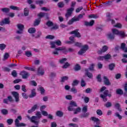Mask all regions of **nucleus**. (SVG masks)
Here are the masks:
<instances>
[{
    "instance_id": "nucleus-1",
    "label": "nucleus",
    "mask_w": 127,
    "mask_h": 127,
    "mask_svg": "<svg viewBox=\"0 0 127 127\" xmlns=\"http://www.w3.org/2000/svg\"><path fill=\"white\" fill-rule=\"evenodd\" d=\"M26 117L31 123L35 125V126H38L39 123H40V119L42 118V115L40 112L38 111L36 113V116H33L30 117L29 115H27Z\"/></svg>"
},
{
    "instance_id": "nucleus-2",
    "label": "nucleus",
    "mask_w": 127,
    "mask_h": 127,
    "mask_svg": "<svg viewBox=\"0 0 127 127\" xmlns=\"http://www.w3.org/2000/svg\"><path fill=\"white\" fill-rule=\"evenodd\" d=\"M107 89V87L105 86H103L100 90V92H103L104 94H100V97L101 98V99H103V101L104 102H107L108 101V98H107V97H109V98H111L112 97V92H110L109 93V90H106Z\"/></svg>"
},
{
    "instance_id": "nucleus-3",
    "label": "nucleus",
    "mask_w": 127,
    "mask_h": 127,
    "mask_svg": "<svg viewBox=\"0 0 127 127\" xmlns=\"http://www.w3.org/2000/svg\"><path fill=\"white\" fill-rule=\"evenodd\" d=\"M21 120H22V118L21 116H18L17 118L15 120L14 122L16 127H26V124L19 123V121H21Z\"/></svg>"
},
{
    "instance_id": "nucleus-4",
    "label": "nucleus",
    "mask_w": 127,
    "mask_h": 127,
    "mask_svg": "<svg viewBox=\"0 0 127 127\" xmlns=\"http://www.w3.org/2000/svg\"><path fill=\"white\" fill-rule=\"evenodd\" d=\"M16 26L19 30H17L16 33L17 34H22L24 30V25L22 24H18Z\"/></svg>"
},
{
    "instance_id": "nucleus-5",
    "label": "nucleus",
    "mask_w": 127,
    "mask_h": 127,
    "mask_svg": "<svg viewBox=\"0 0 127 127\" xmlns=\"http://www.w3.org/2000/svg\"><path fill=\"white\" fill-rule=\"evenodd\" d=\"M89 49V46L87 45H85L82 46V48L78 52V54L79 55H82L84 53H86V51Z\"/></svg>"
},
{
    "instance_id": "nucleus-6",
    "label": "nucleus",
    "mask_w": 127,
    "mask_h": 127,
    "mask_svg": "<svg viewBox=\"0 0 127 127\" xmlns=\"http://www.w3.org/2000/svg\"><path fill=\"white\" fill-rule=\"evenodd\" d=\"M91 120H92L93 122H94V123H96V125H95L94 127H102L99 126V125H101V121L99 119L96 117H93L91 118Z\"/></svg>"
},
{
    "instance_id": "nucleus-7",
    "label": "nucleus",
    "mask_w": 127,
    "mask_h": 127,
    "mask_svg": "<svg viewBox=\"0 0 127 127\" xmlns=\"http://www.w3.org/2000/svg\"><path fill=\"white\" fill-rule=\"evenodd\" d=\"M20 75L22 76L23 79H27V78L30 76V74L25 70L21 71L20 73Z\"/></svg>"
},
{
    "instance_id": "nucleus-8",
    "label": "nucleus",
    "mask_w": 127,
    "mask_h": 127,
    "mask_svg": "<svg viewBox=\"0 0 127 127\" xmlns=\"http://www.w3.org/2000/svg\"><path fill=\"white\" fill-rule=\"evenodd\" d=\"M11 94L13 97L15 98V102L18 103L19 102V94L16 91H13Z\"/></svg>"
},
{
    "instance_id": "nucleus-9",
    "label": "nucleus",
    "mask_w": 127,
    "mask_h": 127,
    "mask_svg": "<svg viewBox=\"0 0 127 127\" xmlns=\"http://www.w3.org/2000/svg\"><path fill=\"white\" fill-rule=\"evenodd\" d=\"M79 30L76 29L75 30L72 31L69 33V34H74L75 37H77L78 38H80L81 37V34L79 32H78Z\"/></svg>"
},
{
    "instance_id": "nucleus-10",
    "label": "nucleus",
    "mask_w": 127,
    "mask_h": 127,
    "mask_svg": "<svg viewBox=\"0 0 127 127\" xmlns=\"http://www.w3.org/2000/svg\"><path fill=\"white\" fill-rule=\"evenodd\" d=\"M10 23V21L9 20V18H5L1 22H0V25L2 26L4 24H9Z\"/></svg>"
},
{
    "instance_id": "nucleus-11",
    "label": "nucleus",
    "mask_w": 127,
    "mask_h": 127,
    "mask_svg": "<svg viewBox=\"0 0 127 127\" xmlns=\"http://www.w3.org/2000/svg\"><path fill=\"white\" fill-rule=\"evenodd\" d=\"M74 11V8L73 7H70L69 9L67 10V12L65 14V17L68 18L69 16H71V15L72 14V13Z\"/></svg>"
},
{
    "instance_id": "nucleus-12",
    "label": "nucleus",
    "mask_w": 127,
    "mask_h": 127,
    "mask_svg": "<svg viewBox=\"0 0 127 127\" xmlns=\"http://www.w3.org/2000/svg\"><path fill=\"white\" fill-rule=\"evenodd\" d=\"M109 48L107 46H104L101 50H98L97 52L98 54L101 55L104 52H106L108 51Z\"/></svg>"
},
{
    "instance_id": "nucleus-13",
    "label": "nucleus",
    "mask_w": 127,
    "mask_h": 127,
    "mask_svg": "<svg viewBox=\"0 0 127 127\" xmlns=\"http://www.w3.org/2000/svg\"><path fill=\"white\" fill-rule=\"evenodd\" d=\"M56 51H64V53H66L68 51L66 50V47H60L55 48Z\"/></svg>"
},
{
    "instance_id": "nucleus-14",
    "label": "nucleus",
    "mask_w": 127,
    "mask_h": 127,
    "mask_svg": "<svg viewBox=\"0 0 127 127\" xmlns=\"http://www.w3.org/2000/svg\"><path fill=\"white\" fill-rule=\"evenodd\" d=\"M44 69L42 68V67H39L38 69L37 75L39 76H43L44 75Z\"/></svg>"
},
{
    "instance_id": "nucleus-15",
    "label": "nucleus",
    "mask_w": 127,
    "mask_h": 127,
    "mask_svg": "<svg viewBox=\"0 0 127 127\" xmlns=\"http://www.w3.org/2000/svg\"><path fill=\"white\" fill-rule=\"evenodd\" d=\"M94 23H95V21L94 20H92L90 22H88L86 21H84L85 26H93Z\"/></svg>"
},
{
    "instance_id": "nucleus-16",
    "label": "nucleus",
    "mask_w": 127,
    "mask_h": 127,
    "mask_svg": "<svg viewBox=\"0 0 127 127\" xmlns=\"http://www.w3.org/2000/svg\"><path fill=\"white\" fill-rule=\"evenodd\" d=\"M103 79L104 83L105 85H106V86H111V82H110L109 78H108V77L106 76H103Z\"/></svg>"
},
{
    "instance_id": "nucleus-17",
    "label": "nucleus",
    "mask_w": 127,
    "mask_h": 127,
    "mask_svg": "<svg viewBox=\"0 0 127 127\" xmlns=\"http://www.w3.org/2000/svg\"><path fill=\"white\" fill-rule=\"evenodd\" d=\"M37 109H38L37 105L35 104L32 107L31 109L28 111V113L32 114V113H33V112H35V110H37Z\"/></svg>"
},
{
    "instance_id": "nucleus-18",
    "label": "nucleus",
    "mask_w": 127,
    "mask_h": 127,
    "mask_svg": "<svg viewBox=\"0 0 127 127\" xmlns=\"http://www.w3.org/2000/svg\"><path fill=\"white\" fill-rule=\"evenodd\" d=\"M85 71L86 76H87L90 79H92L93 78V74L89 72V70L87 68H85Z\"/></svg>"
},
{
    "instance_id": "nucleus-19",
    "label": "nucleus",
    "mask_w": 127,
    "mask_h": 127,
    "mask_svg": "<svg viewBox=\"0 0 127 127\" xmlns=\"http://www.w3.org/2000/svg\"><path fill=\"white\" fill-rule=\"evenodd\" d=\"M75 21H80L78 17H74L71 18V20L68 21V24H72L73 22H75Z\"/></svg>"
},
{
    "instance_id": "nucleus-20",
    "label": "nucleus",
    "mask_w": 127,
    "mask_h": 127,
    "mask_svg": "<svg viewBox=\"0 0 127 127\" xmlns=\"http://www.w3.org/2000/svg\"><path fill=\"white\" fill-rule=\"evenodd\" d=\"M107 38L109 40H114L115 39V35L113 33L107 34Z\"/></svg>"
},
{
    "instance_id": "nucleus-21",
    "label": "nucleus",
    "mask_w": 127,
    "mask_h": 127,
    "mask_svg": "<svg viewBox=\"0 0 127 127\" xmlns=\"http://www.w3.org/2000/svg\"><path fill=\"white\" fill-rule=\"evenodd\" d=\"M1 11L4 13H8V12L10 11V9H9V8L4 7L1 9Z\"/></svg>"
},
{
    "instance_id": "nucleus-22",
    "label": "nucleus",
    "mask_w": 127,
    "mask_h": 127,
    "mask_svg": "<svg viewBox=\"0 0 127 127\" xmlns=\"http://www.w3.org/2000/svg\"><path fill=\"white\" fill-rule=\"evenodd\" d=\"M38 16L39 17H40V18H41L42 17H44V16H48V13H43L41 12L38 14Z\"/></svg>"
},
{
    "instance_id": "nucleus-23",
    "label": "nucleus",
    "mask_w": 127,
    "mask_h": 127,
    "mask_svg": "<svg viewBox=\"0 0 127 127\" xmlns=\"http://www.w3.org/2000/svg\"><path fill=\"white\" fill-rule=\"evenodd\" d=\"M56 116H57V117H59L60 118H62V117H63L64 113H63V112L61 111H58L56 113Z\"/></svg>"
},
{
    "instance_id": "nucleus-24",
    "label": "nucleus",
    "mask_w": 127,
    "mask_h": 127,
    "mask_svg": "<svg viewBox=\"0 0 127 127\" xmlns=\"http://www.w3.org/2000/svg\"><path fill=\"white\" fill-rule=\"evenodd\" d=\"M41 21V19H36L33 24L34 26H37L39 24H40V22Z\"/></svg>"
},
{
    "instance_id": "nucleus-25",
    "label": "nucleus",
    "mask_w": 127,
    "mask_h": 127,
    "mask_svg": "<svg viewBox=\"0 0 127 127\" xmlns=\"http://www.w3.org/2000/svg\"><path fill=\"white\" fill-rule=\"evenodd\" d=\"M36 96V92H35V89H33L31 91V94L29 96V98H33V97H35Z\"/></svg>"
},
{
    "instance_id": "nucleus-26",
    "label": "nucleus",
    "mask_w": 127,
    "mask_h": 127,
    "mask_svg": "<svg viewBox=\"0 0 127 127\" xmlns=\"http://www.w3.org/2000/svg\"><path fill=\"white\" fill-rule=\"evenodd\" d=\"M28 32L30 34L35 33L36 29H35V28H30L28 30Z\"/></svg>"
},
{
    "instance_id": "nucleus-27",
    "label": "nucleus",
    "mask_w": 127,
    "mask_h": 127,
    "mask_svg": "<svg viewBox=\"0 0 127 127\" xmlns=\"http://www.w3.org/2000/svg\"><path fill=\"white\" fill-rule=\"evenodd\" d=\"M90 115V113L89 112L88 113H84L83 114H81L80 117L81 119H83L84 118H88L89 117V115Z\"/></svg>"
},
{
    "instance_id": "nucleus-28",
    "label": "nucleus",
    "mask_w": 127,
    "mask_h": 127,
    "mask_svg": "<svg viewBox=\"0 0 127 127\" xmlns=\"http://www.w3.org/2000/svg\"><path fill=\"white\" fill-rule=\"evenodd\" d=\"M24 14L25 16H28V14H29V10L27 7L24 8Z\"/></svg>"
},
{
    "instance_id": "nucleus-29",
    "label": "nucleus",
    "mask_w": 127,
    "mask_h": 127,
    "mask_svg": "<svg viewBox=\"0 0 127 127\" xmlns=\"http://www.w3.org/2000/svg\"><path fill=\"white\" fill-rule=\"evenodd\" d=\"M68 79H69V77H68L67 76H63V77H61V82H62V83H64V82H65V81L68 80Z\"/></svg>"
},
{
    "instance_id": "nucleus-30",
    "label": "nucleus",
    "mask_w": 127,
    "mask_h": 127,
    "mask_svg": "<svg viewBox=\"0 0 127 127\" xmlns=\"http://www.w3.org/2000/svg\"><path fill=\"white\" fill-rule=\"evenodd\" d=\"M1 113L4 116H6L8 114V111L7 110L3 109L1 110Z\"/></svg>"
},
{
    "instance_id": "nucleus-31",
    "label": "nucleus",
    "mask_w": 127,
    "mask_h": 127,
    "mask_svg": "<svg viewBox=\"0 0 127 127\" xmlns=\"http://www.w3.org/2000/svg\"><path fill=\"white\" fill-rule=\"evenodd\" d=\"M104 60H109L112 58V56L109 54L105 55L104 56Z\"/></svg>"
},
{
    "instance_id": "nucleus-32",
    "label": "nucleus",
    "mask_w": 127,
    "mask_h": 127,
    "mask_svg": "<svg viewBox=\"0 0 127 127\" xmlns=\"http://www.w3.org/2000/svg\"><path fill=\"white\" fill-rule=\"evenodd\" d=\"M25 55H26L27 57H31L32 56V53H31V52L30 51H27L25 53Z\"/></svg>"
},
{
    "instance_id": "nucleus-33",
    "label": "nucleus",
    "mask_w": 127,
    "mask_h": 127,
    "mask_svg": "<svg viewBox=\"0 0 127 127\" xmlns=\"http://www.w3.org/2000/svg\"><path fill=\"white\" fill-rule=\"evenodd\" d=\"M46 25L48 26V27H51V26H53L54 25V23L51 21H48L46 23Z\"/></svg>"
},
{
    "instance_id": "nucleus-34",
    "label": "nucleus",
    "mask_w": 127,
    "mask_h": 127,
    "mask_svg": "<svg viewBox=\"0 0 127 127\" xmlns=\"http://www.w3.org/2000/svg\"><path fill=\"white\" fill-rule=\"evenodd\" d=\"M74 70L75 71H79V70H81V66L79 64H76L74 67Z\"/></svg>"
},
{
    "instance_id": "nucleus-35",
    "label": "nucleus",
    "mask_w": 127,
    "mask_h": 127,
    "mask_svg": "<svg viewBox=\"0 0 127 127\" xmlns=\"http://www.w3.org/2000/svg\"><path fill=\"white\" fill-rule=\"evenodd\" d=\"M115 106V108H116V109H117V110L119 111V112H122V108H121V105H120V104L116 103Z\"/></svg>"
},
{
    "instance_id": "nucleus-36",
    "label": "nucleus",
    "mask_w": 127,
    "mask_h": 127,
    "mask_svg": "<svg viewBox=\"0 0 127 127\" xmlns=\"http://www.w3.org/2000/svg\"><path fill=\"white\" fill-rule=\"evenodd\" d=\"M112 106V102H107L106 104H104V107H106V108H111Z\"/></svg>"
},
{
    "instance_id": "nucleus-37",
    "label": "nucleus",
    "mask_w": 127,
    "mask_h": 127,
    "mask_svg": "<svg viewBox=\"0 0 127 127\" xmlns=\"http://www.w3.org/2000/svg\"><path fill=\"white\" fill-rule=\"evenodd\" d=\"M9 7L10 9H12L13 10H19V7L16 6L11 5Z\"/></svg>"
},
{
    "instance_id": "nucleus-38",
    "label": "nucleus",
    "mask_w": 127,
    "mask_h": 127,
    "mask_svg": "<svg viewBox=\"0 0 127 127\" xmlns=\"http://www.w3.org/2000/svg\"><path fill=\"white\" fill-rule=\"evenodd\" d=\"M6 123L8 126H11V125H12V123H13V119H7L6 121Z\"/></svg>"
},
{
    "instance_id": "nucleus-39",
    "label": "nucleus",
    "mask_w": 127,
    "mask_h": 127,
    "mask_svg": "<svg viewBox=\"0 0 127 127\" xmlns=\"http://www.w3.org/2000/svg\"><path fill=\"white\" fill-rule=\"evenodd\" d=\"M118 35H119V36H121V37L124 38L126 37V33H125V32L124 31H119Z\"/></svg>"
},
{
    "instance_id": "nucleus-40",
    "label": "nucleus",
    "mask_w": 127,
    "mask_h": 127,
    "mask_svg": "<svg viewBox=\"0 0 127 127\" xmlns=\"http://www.w3.org/2000/svg\"><path fill=\"white\" fill-rule=\"evenodd\" d=\"M24 68L26 70H29V71H35V67H29L28 66H25Z\"/></svg>"
},
{
    "instance_id": "nucleus-41",
    "label": "nucleus",
    "mask_w": 127,
    "mask_h": 127,
    "mask_svg": "<svg viewBox=\"0 0 127 127\" xmlns=\"http://www.w3.org/2000/svg\"><path fill=\"white\" fill-rule=\"evenodd\" d=\"M88 17H89V18H95V19H97V18H98V17H99V16H98V15H97L96 14H90L88 16Z\"/></svg>"
},
{
    "instance_id": "nucleus-42",
    "label": "nucleus",
    "mask_w": 127,
    "mask_h": 127,
    "mask_svg": "<svg viewBox=\"0 0 127 127\" xmlns=\"http://www.w3.org/2000/svg\"><path fill=\"white\" fill-rule=\"evenodd\" d=\"M67 109H68V111H69V112L76 111V109L74 108V106H72L71 105L68 107Z\"/></svg>"
},
{
    "instance_id": "nucleus-43",
    "label": "nucleus",
    "mask_w": 127,
    "mask_h": 127,
    "mask_svg": "<svg viewBox=\"0 0 127 127\" xmlns=\"http://www.w3.org/2000/svg\"><path fill=\"white\" fill-rule=\"evenodd\" d=\"M112 32H113V34H114V35L115 34L116 35H119V33L120 31L116 29H113Z\"/></svg>"
},
{
    "instance_id": "nucleus-44",
    "label": "nucleus",
    "mask_w": 127,
    "mask_h": 127,
    "mask_svg": "<svg viewBox=\"0 0 127 127\" xmlns=\"http://www.w3.org/2000/svg\"><path fill=\"white\" fill-rule=\"evenodd\" d=\"M116 94L118 95H123V94H124V91L121 89H118L116 90Z\"/></svg>"
},
{
    "instance_id": "nucleus-45",
    "label": "nucleus",
    "mask_w": 127,
    "mask_h": 127,
    "mask_svg": "<svg viewBox=\"0 0 127 127\" xmlns=\"http://www.w3.org/2000/svg\"><path fill=\"white\" fill-rule=\"evenodd\" d=\"M64 5H65V4H64V2H59L58 3V6L60 8H62V7H64Z\"/></svg>"
},
{
    "instance_id": "nucleus-46",
    "label": "nucleus",
    "mask_w": 127,
    "mask_h": 127,
    "mask_svg": "<svg viewBox=\"0 0 127 127\" xmlns=\"http://www.w3.org/2000/svg\"><path fill=\"white\" fill-rule=\"evenodd\" d=\"M69 105L72 107H77V103L74 101H70Z\"/></svg>"
},
{
    "instance_id": "nucleus-47",
    "label": "nucleus",
    "mask_w": 127,
    "mask_h": 127,
    "mask_svg": "<svg viewBox=\"0 0 127 127\" xmlns=\"http://www.w3.org/2000/svg\"><path fill=\"white\" fill-rule=\"evenodd\" d=\"M39 89L41 92V95H44V93H45V89H44V88L42 87H40Z\"/></svg>"
},
{
    "instance_id": "nucleus-48",
    "label": "nucleus",
    "mask_w": 127,
    "mask_h": 127,
    "mask_svg": "<svg viewBox=\"0 0 127 127\" xmlns=\"http://www.w3.org/2000/svg\"><path fill=\"white\" fill-rule=\"evenodd\" d=\"M6 47V45L4 44H0V50H4L5 48Z\"/></svg>"
},
{
    "instance_id": "nucleus-49",
    "label": "nucleus",
    "mask_w": 127,
    "mask_h": 127,
    "mask_svg": "<svg viewBox=\"0 0 127 127\" xmlns=\"http://www.w3.org/2000/svg\"><path fill=\"white\" fill-rule=\"evenodd\" d=\"M55 43L56 44L57 46H61L62 45V43L61 42V41L58 40L56 41H55Z\"/></svg>"
},
{
    "instance_id": "nucleus-50",
    "label": "nucleus",
    "mask_w": 127,
    "mask_h": 127,
    "mask_svg": "<svg viewBox=\"0 0 127 127\" xmlns=\"http://www.w3.org/2000/svg\"><path fill=\"white\" fill-rule=\"evenodd\" d=\"M79 84V81L77 80H75L73 81L72 83V87H75V86H77Z\"/></svg>"
},
{
    "instance_id": "nucleus-51",
    "label": "nucleus",
    "mask_w": 127,
    "mask_h": 127,
    "mask_svg": "<svg viewBox=\"0 0 127 127\" xmlns=\"http://www.w3.org/2000/svg\"><path fill=\"white\" fill-rule=\"evenodd\" d=\"M70 91L72 92V93H73L74 94H77V89H76V88H75L74 86H73L71 89H70Z\"/></svg>"
},
{
    "instance_id": "nucleus-52",
    "label": "nucleus",
    "mask_w": 127,
    "mask_h": 127,
    "mask_svg": "<svg viewBox=\"0 0 127 127\" xmlns=\"http://www.w3.org/2000/svg\"><path fill=\"white\" fill-rule=\"evenodd\" d=\"M90 71H95V64H91L88 68Z\"/></svg>"
},
{
    "instance_id": "nucleus-53",
    "label": "nucleus",
    "mask_w": 127,
    "mask_h": 127,
    "mask_svg": "<svg viewBox=\"0 0 127 127\" xmlns=\"http://www.w3.org/2000/svg\"><path fill=\"white\" fill-rule=\"evenodd\" d=\"M80 112H81V108L78 107L74 111V114L77 115V114H78V113H80Z\"/></svg>"
},
{
    "instance_id": "nucleus-54",
    "label": "nucleus",
    "mask_w": 127,
    "mask_h": 127,
    "mask_svg": "<svg viewBox=\"0 0 127 127\" xmlns=\"http://www.w3.org/2000/svg\"><path fill=\"white\" fill-rule=\"evenodd\" d=\"M22 96L23 99H25V100H27V99H28V95H27L25 92L22 93Z\"/></svg>"
},
{
    "instance_id": "nucleus-55",
    "label": "nucleus",
    "mask_w": 127,
    "mask_h": 127,
    "mask_svg": "<svg viewBox=\"0 0 127 127\" xmlns=\"http://www.w3.org/2000/svg\"><path fill=\"white\" fill-rule=\"evenodd\" d=\"M115 64H110L109 65V68L112 71V70H114V68H115Z\"/></svg>"
},
{
    "instance_id": "nucleus-56",
    "label": "nucleus",
    "mask_w": 127,
    "mask_h": 127,
    "mask_svg": "<svg viewBox=\"0 0 127 127\" xmlns=\"http://www.w3.org/2000/svg\"><path fill=\"white\" fill-rule=\"evenodd\" d=\"M101 77V74H98L96 77V79L98 82H99L100 83L102 82V78Z\"/></svg>"
},
{
    "instance_id": "nucleus-57",
    "label": "nucleus",
    "mask_w": 127,
    "mask_h": 127,
    "mask_svg": "<svg viewBox=\"0 0 127 127\" xmlns=\"http://www.w3.org/2000/svg\"><path fill=\"white\" fill-rule=\"evenodd\" d=\"M11 75L14 78H15V77H17V72H16V71L15 70H14L12 71V72L11 73Z\"/></svg>"
},
{
    "instance_id": "nucleus-58",
    "label": "nucleus",
    "mask_w": 127,
    "mask_h": 127,
    "mask_svg": "<svg viewBox=\"0 0 127 127\" xmlns=\"http://www.w3.org/2000/svg\"><path fill=\"white\" fill-rule=\"evenodd\" d=\"M21 90L22 91H23V92H24V93H26V92H27V90H26V86L25 85H22Z\"/></svg>"
},
{
    "instance_id": "nucleus-59",
    "label": "nucleus",
    "mask_w": 127,
    "mask_h": 127,
    "mask_svg": "<svg viewBox=\"0 0 127 127\" xmlns=\"http://www.w3.org/2000/svg\"><path fill=\"white\" fill-rule=\"evenodd\" d=\"M31 85L32 86H34V87H36L37 86V83L35 80H32L30 81Z\"/></svg>"
},
{
    "instance_id": "nucleus-60",
    "label": "nucleus",
    "mask_w": 127,
    "mask_h": 127,
    "mask_svg": "<svg viewBox=\"0 0 127 127\" xmlns=\"http://www.w3.org/2000/svg\"><path fill=\"white\" fill-rule=\"evenodd\" d=\"M50 44H51V48H56V46L55 45H56V44H55V41L51 42Z\"/></svg>"
},
{
    "instance_id": "nucleus-61",
    "label": "nucleus",
    "mask_w": 127,
    "mask_h": 127,
    "mask_svg": "<svg viewBox=\"0 0 127 127\" xmlns=\"http://www.w3.org/2000/svg\"><path fill=\"white\" fill-rule=\"evenodd\" d=\"M96 114L98 116H102V115H103V112L102 110L98 109L96 111Z\"/></svg>"
},
{
    "instance_id": "nucleus-62",
    "label": "nucleus",
    "mask_w": 127,
    "mask_h": 127,
    "mask_svg": "<svg viewBox=\"0 0 127 127\" xmlns=\"http://www.w3.org/2000/svg\"><path fill=\"white\" fill-rule=\"evenodd\" d=\"M42 34V32H41V31H38L37 35L35 37V38H39V37L41 36Z\"/></svg>"
},
{
    "instance_id": "nucleus-63",
    "label": "nucleus",
    "mask_w": 127,
    "mask_h": 127,
    "mask_svg": "<svg viewBox=\"0 0 127 127\" xmlns=\"http://www.w3.org/2000/svg\"><path fill=\"white\" fill-rule=\"evenodd\" d=\"M75 46H77V47H82V43L76 42L74 44Z\"/></svg>"
},
{
    "instance_id": "nucleus-64",
    "label": "nucleus",
    "mask_w": 127,
    "mask_h": 127,
    "mask_svg": "<svg viewBox=\"0 0 127 127\" xmlns=\"http://www.w3.org/2000/svg\"><path fill=\"white\" fill-rule=\"evenodd\" d=\"M68 126H69V127H79V126H78L77 124L73 123H70L69 124H68Z\"/></svg>"
}]
</instances>
